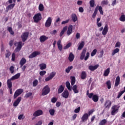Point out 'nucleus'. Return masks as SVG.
Listing matches in <instances>:
<instances>
[{"label": "nucleus", "instance_id": "obj_48", "mask_svg": "<svg viewBox=\"0 0 125 125\" xmlns=\"http://www.w3.org/2000/svg\"><path fill=\"white\" fill-rule=\"evenodd\" d=\"M97 53V49H94L91 53V57H93V56H94V55H95L96 54V53Z\"/></svg>", "mask_w": 125, "mask_h": 125}, {"label": "nucleus", "instance_id": "obj_55", "mask_svg": "<svg viewBox=\"0 0 125 125\" xmlns=\"http://www.w3.org/2000/svg\"><path fill=\"white\" fill-rule=\"evenodd\" d=\"M9 70L11 74H13V73H14V66H13V65L11 66Z\"/></svg>", "mask_w": 125, "mask_h": 125}, {"label": "nucleus", "instance_id": "obj_60", "mask_svg": "<svg viewBox=\"0 0 125 125\" xmlns=\"http://www.w3.org/2000/svg\"><path fill=\"white\" fill-rule=\"evenodd\" d=\"M121 46V42H116L115 47H120Z\"/></svg>", "mask_w": 125, "mask_h": 125}, {"label": "nucleus", "instance_id": "obj_54", "mask_svg": "<svg viewBox=\"0 0 125 125\" xmlns=\"http://www.w3.org/2000/svg\"><path fill=\"white\" fill-rule=\"evenodd\" d=\"M71 44H72L70 42L67 43L64 47H63V49H68V48L71 46Z\"/></svg>", "mask_w": 125, "mask_h": 125}, {"label": "nucleus", "instance_id": "obj_33", "mask_svg": "<svg viewBox=\"0 0 125 125\" xmlns=\"http://www.w3.org/2000/svg\"><path fill=\"white\" fill-rule=\"evenodd\" d=\"M92 100L94 102H98V100H99V97L97 95H94L93 97H92Z\"/></svg>", "mask_w": 125, "mask_h": 125}, {"label": "nucleus", "instance_id": "obj_53", "mask_svg": "<svg viewBox=\"0 0 125 125\" xmlns=\"http://www.w3.org/2000/svg\"><path fill=\"white\" fill-rule=\"evenodd\" d=\"M124 93H125V92L123 91L119 92L118 94L117 98L119 99V98H120Z\"/></svg>", "mask_w": 125, "mask_h": 125}, {"label": "nucleus", "instance_id": "obj_7", "mask_svg": "<svg viewBox=\"0 0 125 125\" xmlns=\"http://www.w3.org/2000/svg\"><path fill=\"white\" fill-rule=\"evenodd\" d=\"M19 78H20V73H17V74L11 77L10 79H8L7 81V83H12V82H11V81H14V80H18Z\"/></svg>", "mask_w": 125, "mask_h": 125}, {"label": "nucleus", "instance_id": "obj_18", "mask_svg": "<svg viewBox=\"0 0 125 125\" xmlns=\"http://www.w3.org/2000/svg\"><path fill=\"white\" fill-rule=\"evenodd\" d=\"M99 67V64H96L95 65H89L88 66V69L90 71L93 72V71H95L96 69H97Z\"/></svg>", "mask_w": 125, "mask_h": 125}, {"label": "nucleus", "instance_id": "obj_21", "mask_svg": "<svg viewBox=\"0 0 125 125\" xmlns=\"http://www.w3.org/2000/svg\"><path fill=\"white\" fill-rule=\"evenodd\" d=\"M62 96L63 97V98H68L69 97V91H68L67 90H65L62 94Z\"/></svg>", "mask_w": 125, "mask_h": 125}, {"label": "nucleus", "instance_id": "obj_17", "mask_svg": "<svg viewBox=\"0 0 125 125\" xmlns=\"http://www.w3.org/2000/svg\"><path fill=\"white\" fill-rule=\"evenodd\" d=\"M72 33H73V25H69L67 28L66 34L67 36H70V35H71Z\"/></svg>", "mask_w": 125, "mask_h": 125}, {"label": "nucleus", "instance_id": "obj_8", "mask_svg": "<svg viewBox=\"0 0 125 125\" xmlns=\"http://www.w3.org/2000/svg\"><path fill=\"white\" fill-rule=\"evenodd\" d=\"M29 37V32H24L22 35L21 36L22 42H25L27 41L28 37Z\"/></svg>", "mask_w": 125, "mask_h": 125}, {"label": "nucleus", "instance_id": "obj_26", "mask_svg": "<svg viewBox=\"0 0 125 125\" xmlns=\"http://www.w3.org/2000/svg\"><path fill=\"white\" fill-rule=\"evenodd\" d=\"M7 85L8 88L10 89V94H12V83L7 82Z\"/></svg>", "mask_w": 125, "mask_h": 125}, {"label": "nucleus", "instance_id": "obj_22", "mask_svg": "<svg viewBox=\"0 0 125 125\" xmlns=\"http://www.w3.org/2000/svg\"><path fill=\"white\" fill-rule=\"evenodd\" d=\"M120 83H121V78L120 77V76H118L116 78L114 86L116 87L118 86Z\"/></svg>", "mask_w": 125, "mask_h": 125}, {"label": "nucleus", "instance_id": "obj_42", "mask_svg": "<svg viewBox=\"0 0 125 125\" xmlns=\"http://www.w3.org/2000/svg\"><path fill=\"white\" fill-rule=\"evenodd\" d=\"M73 69V66H68L66 69H65V72L67 74H69L70 73V71H71Z\"/></svg>", "mask_w": 125, "mask_h": 125}, {"label": "nucleus", "instance_id": "obj_62", "mask_svg": "<svg viewBox=\"0 0 125 125\" xmlns=\"http://www.w3.org/2000/svg\"><path fill=\"white\" fill-rule=\"evenodd\" d=\"M79 12H81V13H83V7H80L79 8Z\"/></svg>", "mask_w": 125, "mask_h": 125}, {"label": "nucleus", "instance_id": "obj_9", "mask_svg": "<svg viewBox=\"0 0 125 125\" xmlns=\"http://www.w3.org/2000/svg\"><path fill=\"white\" fill-rule=\"evenodd\" d=\"M51 23H52V19L51 17L48 18L45 23V27L46 28H49L51 26Z\"/></svg>", "mask_w": 125, "mask_h": 125}, {"label": "nucleus", "instance_id": "obj_56", "mask_svg": "<svg viewBox=\"0 0 125 125\" xmlns=\"http://www.w3.org/2000/svg\"><path fill=\"white\" fill-rule=\"evenodd\" d=\"M80 111H81V107L80 106L74 110L75 113H80Z\"/></svg>", "mask_w": 125, "mask_h": 125}, {"label": "nucleus", "instance_id": "obj_61", "mask_svg": "<svg viewBox=\"0 0 125 125\" xmlns=\"http://www.w3.org/2000/svg\"><path fill=\"white\" fill-rule=\"evenodd\" d=\"M103 54H104V51L102 50L100 51V57L101 58L103 57Z\"/></svg>", "mask_w": 125, "mask_h": 125}, {"label": "nucleus", "instance_id": "obj_34", "mask_svg": "<svg viewBox=\"0 0 125 125\" xmlns=\"http://www.w3.org/2000/svg\"><path fill=\"white\" fill-rule=\"evenodd\" d=\"M83 46H84V42L82 41L78 46V50H81L83 47Z\"/></svg>", "mask_w": 125, "mask_h": 125}, {"label": "nucleus", "instance_id": "obj_36", "mask_svg": "<svg viewBox=\"0 0 125 125\" xmlns=\"http://www.w3.org/2000/svg\"><path fill=\"white\" fill-rule=\"evenodd\" d=\"M89 4L90 7H94V6H95V1L94 0H90Z\"/></svg>", "mask_w": 125, "mask_h": 125}, {"label": "nucleus", "instance_id": "obj_45", "mask_svg": "<svg viewBox=\"0 0 125 125\" xmlns=\"http://www.w3.org/2000/svg\"><path fill=\"white\" fill-rule=\"evenodd\" d=\"M6 53L5 54V57L6 58H8L10 55H11V53L9 51V50H6Z\"/></svg>", "mask_w": 125, "mask_h": 125}, {"label": "nucleus", "instance_id": "obj_32", "mask_svg": "<svg viewBox=\"0 0 125 125\" xmlns=\"http://www.w3.org/2000/svg\"><path fill=\"white\" fill-rule=\"evenodd\" d=\"M71 18L72 19V21L75 22L76 21H78V17H77V15L75 14H73L71 15Z\"/></svg>", "mask_w": 125, "mask_h": 125}, {"label": "nucleus", "instance_id": "obj_47", "mask_svg": "<svg viewBox=\"0 0 125 125\" xmlns=\"http://www.w3.org/2000/svg\"><path fill=\"white\" fill-rule=\"evenodd\" d=\"M119 20L121 21V22H125V15H122L120 18H119Z\"/></svg>", "mask_w": 125, "mask_h": 125}, {"label": "nucleus", "instance_id": "obj_20", "mask_svg": "<svg viewBox=\"0 0 125 125\" xmlns=\"http://www.w3.org/2000/svg\"><path fill=\"white\" fill-rule=\"evenodd\" d=\"M89 117V116H88V114H87V113H84L81 118L82 122H86V121L88 120Z\"/></svg>", "mask_w": 125, "mask_h": 125}, {"label": "nucleus", "instance_id": "obj_23", "mask_svg": "<svg viewBox=\"0 0 125 125\" xmlns=\"http://www.w3.org/2000/svg\"><path fill=\"white\" fill-rule=\"evenodd\" d=\"M26 62L27 60H26V59H25V58H22L20 62V65L21 66V67H23V66H24V64H26Z\"/></svg>", "mask_w": 125, "mask_h": 125}, {"label": "nucleus", "instance_id": "obj_30", "mask_svg": "<svg viewBox=\"0 0 125 125\" xmlns=\"http://www.w3.org/2000/svg\"><path fill=\"white\" fill-rule=\"evenodd\" d=\"M82 80H85L86 79V72L85 71H82L81 76Z\"/></svg>", "mask_w": 125, "mask_h": 125}, {"label": "nucleus", "instance_id": "obj_44", "mask_svg": "<svg viewBox=\"0 0 125 125\" xmlns=\"http://www.w3.org/2000/svg\"><path fill=\"white\" fill-rule=\"evenodd\" d=\"M108 3H109V1H108V0H104L101 3V5H107Z\"/></svg>", "mask_w": 125, "mask_h": 125}, {"label": "nucleus", "instance_id": "obj_6", "mask_svg": "<svg viewBox=\"0 0 125 125\" xmlns=\"http://www.w3.org/2000/svg\"><path fill=\"white\" fill-rule=\"evenodd\" d=\"M23 91H24V90L22 89H18L16 90L14 95V99H16V98H17L19 95H21Z\"/></svg>", "mask_w": 125, "mask_h": 125}, {"label": "nucleus", "instance_id": "obj_27", "mask_svg": "<svg viewBox=\"0 0 125 125\" xmlns=\"http://www.w3.org/2000/svg\"><path fill=\"white\" fill-rule=\"evenodd\" d=\"M57 45L60 51H62V49H63V46H62V44H61V40H59L57 42Z\"/></svg>", "mask_w": 125, "mask_h": 125}, {"label": "nucleus", "instance_id": "obj_15", "mask_svg": "<svg viewBox=\"0 0 125 125\" xmlns=\"http://www.w3.org/2000/svg\"><path fill=\"white\" fill-rule=\"evenodd\" d=\"M108 30H109L108 24H105L102 32V35H103V36H106L107 33H108Z\"/></svg>", "mask_w": 125, "mask_h": 125}, {"label": "nucleus", "instance_id": "obj_10", "mask_svg": "<svg viewBox=\"0 0 125 125\" xmlns=\"http://www.w3.org/2000/svg\"><path fill=\"white\" fill-rule=\"evenodd\" d=\"M16 43H17L18 45L16 48L15 49V51H16V52H19V51L21 50V48H22V42H16L14 43V45H16Z\"/></svg>", "mask_w": 125, "mask_h": 125}, {"label": "nucleus", "instance_id": "obj_2", "mask_svg": "<svg viewBox=\"0 0 125 125\" xmlns=\"http://www.w3.org/2000/svg\"><path fill=\"white\" fill-rule=\"evenodd\" d=\"M98 10L100 13L101 15H103L104 12H103V8L101 6H97L95 9L94 13L92 15V18H95L96 17V15L97 14V12H98Z\"/></svg>", "mask_w": 125, "mask_h": 125}, {"label": "nucleus", "instance_id": "obj_43", "mask_svg": "<svg viewBox=\"0 0 125 125\" xmlns=\"http://www.w3.org/2000/svg\"><path fill=\"white\" fill-rule=\"evenodd\" d=\"M120 51V49L119 48H116L115 49L112 53V56H114V55H115V54H116V53H118V52H119Z\"/></svg>", "mask_w": 125, "mask_h": 125}, {"label": "nucleus", "instance_id": "obj_3", "mask_svg": "<svg viewBox=\"0 0 125 125\" xmlns=\"http://www.w3.org/2000/svg\"><path fill=\"white\" fill-rule=\"evenodd\" d=\"M42 19V14L40 13L35 14L33 17L34 22L35 23H39Z\"/></svg>", "mask_w": 125, "mask_h": 125}, {"label": "nucleus", "instance_id": "obj_29", "mask_svg": "<svg viewBox=\"0 0 125 125\" xmlns=\"http://www.w3.org/2000/svg\"><path fill=\"white\" fill-rule=\"evenodd\" d=\"M64 86H63L62 85H61L58 89V93H62V92L64 91Z\"/></svg>", "mask_w": 125, "mask_h": 125}, {"label": "nucleus", "instance_id": "obj_51", "mask_svg": "<svg viewBox=\"0 0 125 125\" xmlns=\"http://www.w3.org/2000/svg\"><path fill=\"white\" fill-rule=\"evenodd\" d=\"M46 74V71L45 70L41 71L39 73V75H40L42 77H43L44 75Z\"/></svg>", "mask_w": 125, "mask_h": 125}, {"label": "nucleus", "instance_id": "obj_12", "mask_svg": "<svg viewBox=\"0 0 125 125\" xmlns=\"http://www.w3.org/2000/svg\"><path fill=\"white\" fill-rule=\"evenodd\" d=\"M41 54V52L40 51H34L29 56V58H35V57H37L38 55H40Z\"/></svg>", "mask_w": 125, "mask_h": 125}, {"label": "nucleus", "instance_id": "obj_52", "mask_svg": "<svg viewBox=\"0 0 125 125\" xmlns=\"http://www.w3.org/2000/svg\"><path fill=\"white\" fill-rule=\"evenodd\" d=\"M32 95H33V93L28 92L25 94L24 97H25V98H29V97L32 96Z\"/></svg>", "mask_w": 125, "mask_h": 125}, {"label": "nucleus", "instance_id": "obj_28", "mask_svg": "<svg viewBox=\"0 0 125 125\" xmlns=\"http://www.w3.org/2000/svg\"><path fill=\"white\" fill-rule=\"evenodd\" d=\"M39 67L40 70H45L46 69V64L43 63H41L39 64Z\"/></svg>", "mask_w": 125, "mask_h": 125}, {"label": "nucleus", "instance_id": "obj_46", "mask_svg": "<svg viewBox=\"0 0 125 125\" xmlns=\"http://www.w3.org/2000/svg\"><path fill=\"white\" fill-rule=\"evenodd\" d=\"M38 83L39 81H38V80H35L32 83L33 86H34V87H36L37 85H38Z\"/></svg>", "mask_w": 125, "mask_h": 125}, {"label": "nucleus", "instance_id": "obj_58", "mask_svg": "<svg viewBox=\"0 0 125 125\" xmlns=\"http://www.w3.org/2000/svg\"><path fill=\"white\" fill-rule=\"evenodd\" d=\"M69 21H70V20H67L66 21H64L62 22V25H65V24H67V23H69Z\"/></svg>", "mask_w": 125, "mask_h": 125}, {"label": "nucleus", "instance_id": "obj_1", "mask_svg": "<svg viewBox=\"0 0 125 125\" xmlns=\"http://www.w3.org/2000/svg\"><path fill=\"white\" fill-rule=\"evenodd\" d=\"M88 58H89V52H87L86 53V48H85L83 49L82 52H81L80 56V60H83L84 59L85 61H87V59H88Z\"/></svg>", "mask_w": 125, "mask_h": 125}, {"label": "nucleus", "instance_id": "obj_11", "mask_svg": "<svg viewBox=\"0 0 125 125\" xmlns=\"http://www.w3.org/2000/svg\"><path fill=\"white\" fill-rule=\"evenodd\" d=\"M56 75V72H52L50 73V75L45 78V82H49V81L52 80L53 78H54L55 77V75Z\"/></svg>", "mask_w": 125, "mask_h": 125}, {"label": "nucleus", "instance_id": "obj_41", "mask_svg": "<svg viewBox=\"0 0 125 125\" xmlns=\"http://www.w3.org/2000/svg\"><path fill=\"white\" fill-rule=\"evenodd\" d=\"M106 84L107 86L108 89H111V81H110V80H108L106 82Z\"/></svg>", "mask_w": 125, "mask_h": 125}, {"label": "nucleus", "instance_id": "obj_5", "mask_svg": "<svg viewBox=\"0 0 125 125\" xmlns=\"http://www.w3.org/2000/svg\"><path fill=\"white\" fill-rule=\"evenodd\" d=\"M118 112H119V107H118V105H114L112 106L111 107V115L112 116H115V115H116Z\"/></svg>", "mask_w": 125, "mask_h": 125}, {"label": "nucleus", "instance_id": "obj_37", "mask_svg": "<svg viewBox=\"0 0 125 125\" xmlns=\"http://www.w3.org/2000/svg\"><path fill=\"white\" fill-rule=\"evenodd\" d=\"M70 79H71V85H74L75 84V83H76V78H75V76H71Z\"/></svg>", "mask_w": 125, "mask_h": 125}, {"label": "nucleus", "instance_id": "obj_35", "mask_svg": "<svg viewBox=\"0 0 125 125\" xmlns=\"http://www.w3.org/2000/svg\"><path fill=\"white\" fill-rule=\"evenodd\" d=\"M14 6H15V3L11 4L6 7V9L7 10H10L11 9H13Z\"/></svg>", "mask_w": 125, "mask_h": 125}, {"label": "nucleus", "instance_id": "obj_63", "mask_svg": "<svg viewBox=\"0 0 125 125\" xmlns=\"http://www.w3.org/2000/svg\"><path fill=\"white\" fill-rule=\"evenodd\" d=\"M94 96V95L93 94V93H89L88 95L89 98H90V99L92 98V97H93Z\"/></svg>", "mask_w": 125, "mask_h": 125}, {"label": "nucleus", "instance_id": "obj_4", "mask_svg": "<svg viewBox=\"0 0 125 125\" xmlns=\"http://www.w3.org/2000/svg\"><path fill=\"white\" fill-rule=\"evenodd\" d=\"M50 92V88H49L48 85H47L43 88L42 90V96H45V95H47V94H48V93H49Z\"/></svg>", "mask_w": 125, "mask_h": 125}, {"label": "nucleus", "instance_id": "obj_49", "mask_svg": "<svg viewBox=\"0 0 125 125\" xmlns=\"http://www.w3.org/2000/svg\"><path fill=\"white\" fill-rule=\"evenodd\" d=\"M7 30L10 33L11 35H14V32L12 31V28L11 27H8Z\"/></svg>", "mask_w": 125, "mask_h": 125}, {"label": "nucleus", "instance_id": "obj_16", "mask_svg": "<svg viewBox=\"0 0 125 125\" xmlns=\"http://www.w3.org/2000/svg\"><path fill=\"white\" fill-rule=\"evenodd\" d=\"M39 40L40 42L42 43V42H44L48 40V37L45 36V35H42L40 37Z\"/></svg>", "mask_w": 125, "mask_h": 125}, {"label": "nucleus", "instance_id": "obj_14", "mask_svg": "<svg viewBox=\"0 0 125 125\" xmlns=\"http://www.w3.org/2000/svg\"><path fill=\"white\" fill-rule=\"evenodd\" d=\"M111 105H112V102L109 100H106L104 104L105 108L107 109H110Z\"/></svg>", "mask_w": 125, "mask_h": 125}, {"label": "nucleus", "instance_id": "obj_57", "mask_svg": "<svg viewBox=\"0 0 125 125\" xmlns=\"http://www.w3.org/2000/svg\"><path fill=\"white\" fill-rule=\"evenodd\" d=\"M15 53H13L12 54V61H15Z\"/></svg>", "mask_w": 125, "mask_h": 125}, {"label": "nucleus", "instance_id": "obj_24", "mask_svg": "<svg viewBox=\"0 0 125 125\" xmlns=\"http://www.w3.org/2000/svg\"><path fill=\"white\" fill-rule=\"evenodd\" d=\"M74 59H75V55L73 54V53H70L68 56L69 61L70 62H73V61H74Z\"/></svg>", "mask_w": 125, "mask_h": 125}, {"label": "nucleus", "instance_id": "obj_31", "mask_svg": "<svg viewBox=\"0 0 125 125\" xmlns=\"http://www.w3.org/2000/svg\"><path fill=\"white\" fill-rule=\"evenodd\" d=\"M110 74V68H107L104 72V77H108Z\"/></svg>", "mask_w": 125, "mask_h": 125}, {"label": "nucleus", "instance_id": "obj_19", "mask_svg": "<svg viewBox=\"0 0 125 125\" xmlns=\"http://www.w3.org/2000/svg\"><path fill=\"white\" fill-rule=\"evenodd\" d=\"M21 100H22V97H18L17 100H16L15 102L13 103L14 107H17L19 103H20V102H21Z\"/></svg>", "mask_w": 125, "mask_h": 125}, {"label": "nucleus", "instance_id": "obj_40", "mask_svg": "<svg viewBox=\"0 0 125 125\" xmlns=\"http://www.w3.org/2000/svg\"><path fill=\"white\" fill-rule=\"evenodd\" d=\"M107 124V120L106 119H103L99 123V125H105Z\"/></svg>", "mask_w": 125, "mask_h": 125}, {"label": "nucleus", "instance_id": "obj_39", "mask_svg": "<svg viewBox=\"0 0 125 125\" xmlns=\"http://www.w3.org/2000/svg\"><path fill=\"white\" fill-rule=\"evenodd\" d=\"M65 84L68 90H71L72 88L71 87V84H70V82H69L68 81L66 82Z\"/></svg>", "mask_w": 125, "mask_h": 125}, {"label": "nucleus", "instance_id": "obj_59", "mask_svg": "<svg viewBox=\"0 0 125 125\" xmlns=\"http://www.w3.org/2000/svg\"><path fill=\"white\" fill-rule=\"evenodd\" d=\"M56 101H57V98H55V97H53L52 99H51V102L52 103H55L56 102Z\"/></svg>", "mask_w": 125, "mask_h": 125}, {"label": "nucleus", "instance_id": "obj_50", "mask_svg": "<svg viewBox=\"0 0 125 125\" xmlns=\"http://www.w3.org/2000/svg\"><path fill=\"white\" fill-rule=\"evenodd\" d=\"M49 113L50 114L51 116H54L55 110L53 109H51L49 110Z\"/></svg>", "mask_w": 125, "mask_h": 125}, {"label": "nucleus", "instance_id": "obj_25", "mask_svg": "<svg viewBox=\"0 0 125 125\" xmlns=\"http://www.w3.org/2000/svg\"><path fill=\"white\" fill-rule=\"evenodd\" d=\"M68 30V26H65L63 28L62 30L61 31L60 34V37H62L63 35L65 32Z\"/></svg>", "mask_w": 125, "mask_h": 125}, {"label": "nucleus", "instance_id": "obj_64", "mask_svg": "<svg viewBox=\"0 0 125 125\" xmlns=\"http://www.w3.org/2000/svg\"><path fill=\"white\" fill-rule=\"evenodd\" d=\"M93 112H94V111L93 110H91L89 111H88V114H87L88 116L89 117V116H90V115L93 114Z\"/></svg>", "mask_w": 125, "mask_h": 125}, {"label": "nucleus", "instance_id": "obj_13", "mask_svg": "<svg viewBox=\"0 0 125 125\" xmlns=\"http://www.w3.org/2000/svg\"><path fill=\"white\" fill-rule=\"evenodd\" d=\"M43 114V112H42V110L39 109L35 111L33 113L34 117H39L40 116H42V115Z\"/></svg>", "mask_w": 125, "mask_h": 125}, {"label": "nucleus", "instance_id": "obj_38", "mask_svg": "<svg viewBox=\"0 0 125 125\" xmlns=\"http://www.w3.org/2000/svg\"><path fill=\"white\" fill-rule=\"evenodd\" d=\"M44 10V6L42 3H40L39 6V11H43Z\"/></svg>", "mask_w": 125, "mask_h": 125}]
</instances>
